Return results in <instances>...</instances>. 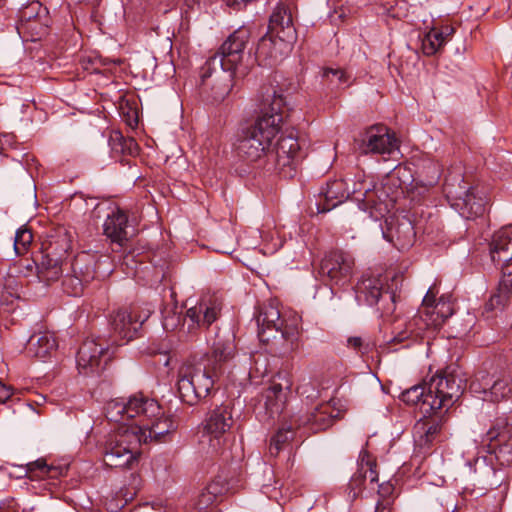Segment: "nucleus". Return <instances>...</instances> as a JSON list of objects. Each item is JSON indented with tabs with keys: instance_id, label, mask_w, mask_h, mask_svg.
Returning a JSON list of instances; mask_svg holds the SVG:
<instances>
[{
	"instance_id": "nucleus-1",
	"label": "nucleus",
	"mask_w": 512,
	"mask_h": 512,
	"mask_svg": "<svg viewBox=\"0 0 512 512\" xmlns=\"http://www.w3.org/2000/svg\"><path fill=\"white\" fill-rule=\"evenodd\" d=\"M284 106L283 95L266 87L257 118L252 125L242 129L235 143L240 157L253 162L266 154L280 132Z\"/></svg>"
},
{
	"instance_id": "nucleus-2",
	"label": "nucleus",
	"mask_w": 512,
	"mask_h": 512,
	"mask_svg": "<svg viewBox=\"0 0 512 512\" xmlns=\"http://www.w3.org/2000/svg\"><path fill=\"white\" fill-rule=\"evenodd\" d=\"M259 340L269 346L272 354L285 355L294 349L295 326L284 324L278 305L270 300L259 306L256 314Z\"/></svg>"
},
{
	"instance_id": "nucleus-3",
	"label": "nucleus",
	"mask_w": 512,
	"mask_h": 512,
	"mask_svg": "<svg viewBox=\"0 0 512 512\" xmlns=\"http://www.w3.org/2000/svg\"><path fill=\"white\" fill-rule=\"evenodd\" d=\"M490 256L501 267L502 276L496 292L485 304L484 313L502 311L512 294V228H502L493 235Z\"/></svg>"
},
{
	"instance_id": "nucleus-4",
	"label": "nucleus",
	"mask_w": 512,
	"mask_h": 512,
	"mask_svg": "<svg viewBox=\"0 0 512 512\" xmlns=\"http://www.w3.org/2000/svg\"><path fill=\"white\" fill-rule=\"evenodd\" d=\"M106 418L141 436L145 423L161 414V407L154 399L143 395H134L127 401L111 400L107 403Z\"/></svg>"
},
{
	"instance_id": "nucleus-5",
	"label": "nucleus",
	"mask_w": 512,
	"mask_h": 512,
	"mask_svg": "<svg viewBox=\"0 0 512 512\" xmlns=\"http://www.w3.org/2000/svg\"><path fill=\"white\" fill-rule=\"evenodd\" d=\"M136 432L119 425L118 429L110 433L103 445V460L111 468L134 469L141 456L142 444Z\"/></svg>"
},
{
	"instance_id": "nucleus-6",
	"label": "nucleus",
	"mask_w": 512,
	"mask_h": 512,
	"mask_svg": "<svg viewBox=\"0 0 512 512\" xmlns=\"http://www.w3.org/2000/svg\"><path fill=\"white\" fill-rule=\"evenodd\" d=\"M211 369L212 372L201 364L191 362H186L179 368L177 388L183 402L195 405L208 396L213 388L214 378L219 374L215 366Z\"/></svg>"
},
{
	"instance_id": "nucleus-7",
	"label": "nucleus",
	"mask_w": 512,
	"mask_h": 512,
	"mask_svg": "<svg viewBox=\"0 0 512 512\" xmlns=\"http://www.w3.org/2000/svg\"><path fill=\"white\" fill-rule=\"evenodd\" d=\"M464 381L454 371H445L433 376L427 384L426 411H435V415L447 411L461 396Z\"/></svg>"
},
{
	"instance_id": "nucleus-8",
	"label": "nucleus",
	"mask_w": 512,
	"mask_h": 512,
	"mask_svg": "<svg viewBox=\"0 0 512 512\" xmlns=\"http://www.w3.org/2000/svg\"><path fill=\"white\" fill-rule=\"evenodd\" d=\"M250 39V31L247 28H240L234 31L221 45L219 52L209 58L202 66V81L206 85V79L210 77V71L217 65L222 70L230 72L237 70L241 64L245 48Z\"/></svg>"
},
{
	"instance_id": "nucleus-9",
	"label": "nucleus",
	"mask_w": 512,
	"mask_h": 512,
	"mask_svg": "<svg viewBox=\"0 0 512 512\" xmlns=\"http://www.w3.org/2000/svg\"><path fill=\"white\" fill-rule=\"evenodd\" d=\"M150 311L144 312L136 304L120 307L110 314V338L113 345H121L132 340L142 324L148 319Z\"/></svg>"
},
{
	"instance_id": "nucleus-10",
	"label": "nucleus",
	"mask_w": 512,
	"mask_h": 512,
	"mask_svg": "<svg viewBox=\"0 0 512 512\" xmlns=\"http://www.w3.org/2000/svg\"><path fill=\"white\" fill-rule=\"evenodd\" d=\"M393 178L389 177L380 186L367 187L362 192L354 189L355 199L361 202V209L368 211L369 217L375 222L386 217L397 199L398 190L392 191Z\"/></svg>"
},
{
	"instance_id": "nucleus-11",
	"label": "nucleus",
	"mask_w": 512,
	"mask_h": 512,
	"mask_svg": "<svg viewBox=\"0 0 512 512\" xmlns=\"http://www.w3.org/2000/svg\"><path fill=\"white\" fill-rule=\"evenodd\" d=\"M448 197L451 198V206L465 219H474L485 212L487 199L483 189L478 186H469L462 180V185L457 188L448 185Z\"/></svg>"
},
{
	"instance_id": "nucleus-12",
	"label": "nucleus",
	"mask_w": 512,
	"mask_h": 512,
	"mask_svg": "<svg viewBox=\"0 0 512 512\" xmlns=\"http://www.w3.org/2000/svg\"><path fill=\"white\" fill-rule=\"evenodd\" d=\"M481 445L489 454H495L502 464L512 461V423L507 417L497 418L482 436Z\"/></svg>"
},
{
	"instance_id": "nucleus-13",
	"label": "nucleus",
	"mask_w": 512,
	"mask_h": 512,
	"mask_svg": "<svg viewBox=\"0 0 512 512\" xmlns=\"http://www.w3.org/2000/svg\"><path fill=\"white\" fill-rule=\"evenodd\" d=\"M356 297L376 306L382 316L391 315L395 310V293L379 277L362 278L356 287Z\"/></svg>"
},
{
	"instance_id": "nucleus-14",
	"label": "nucleus",
	"mask_w": 512,
	"mask_h": 512,
	"mask_svg": "<svg viewBox=\"0 0 512 512\" xmlns=\"http://www.w3.org/2000/svg\"><path fill=\"white\" fill-rule=\"evenodd\" d=\"M355 261L353 256L342 250H333L321 260L319 274L330 285L344 286L353 275Z\"/></svg>"
},
{
	"instance_id": "nucleus-15",
	"label": "nucleus",
	"mask_w": 512,
	"mask_h": 512,
	"mask_svg": "<svg viewBox=\"0 0 512 512\" xmlns=\"http://www.w3.org/2000/svg\"><path fill=\"white\" fill-rule=\"evenodd\" d=\"M429 330L424 325L423 315H414L407 320H397L392 329V337L385 341L382 350L389 353L401 348H409L423 338L425 331Z\"/></svg>"
},
{
	"instance_id": "nucleus-16",
	"label": "nucleus",
	"mask_w": 512,
	"mask_h": 512,
	"mask_svg": "<svg viewBox=\"0 0 512 512\" xmlns=\"http://www.w3.org/2000/svg\"><path fill=\"white\" fill-rule=\"evenodd\" d=\"M399 149L393 131L384 125H373L360 135L359 150L363 154L391 155Z\"/></svg>"
},
{
	"instance_id": "nucleus-17",
	"label": "nucleus",
	"mask_w": 512,
	"mask_h": 512,
	"mask_svg": "<svg viewBox=\"0 0 512 512\" xmlns=\"http://www.w3.org/2000/svg\"><path fill=\"white\" fill-rule=\"evenodd\" d=\"M69 249L70 244L66 237L49 242L46 253L42 256L38 265L39 278L47 282L57 281L62 275L63 266L69 264L64 262V257Z\"/></svg>"
},
{
	"instance_id": "nucleus-18",
	"label": "nucleus",
	"mask_w": 512,
	"mask_h": 512,
	"mask_svg": "<svg viewBox=\"0 0 512 512\" xmlns=\"http://www.w3.org/2000/svg\"><path fill=\"white\" fill-rule=\"evenodd\" d=\"M222 301L215 295L204 296L186 311L184 320H189L188 331L194 333L199 328H209L220 316Z\"/></svg>"
},
{
	"instance_id": "nucleus-19",
	"label": "nucleus",
	"mask_w": 512,
	"mask_h": 512,
	"mask_svg": "<svg viewBox=\"0 0 512 512\" xmlns=\"http://www.w3.org/2000/svg\"><path fill=\"white\" fill-rule=\"evenodd\" d=\"M109 360L108 347L95 339L85 340L76 357L78 370L85 375L103 370Z\"/></svg>"
},
{
	"instance_id": "nucleus-20",
	"label": "nucleus",
	"mask_w": 512,
	"mask_h": 512,
	"mask_svg": "<svg viewBox=\"0 0 512 512\" xmlns=\"http://www.w3.org/2000/svg\"><path fill=\"white\" fill-rule=\"evenodd\" d=\"M300 145L293 135L282 136L275 149L276 168L284 178H293L299 162Z\"/></svg>"
},
{
	"instance_id": "nucleus-21",
	"label": "nucleus",
	"mask_w": 512,
	"mask_h": 512,
	"mask_svg": "<svg viewBox=\"0 0 512 512\" xmlns=\"http://www.w3.org/2000/svg\"><path fill=\"white\" fill-rule=\"evenodd\" d=\"M385 224L386 228L379 225L382 237L393 243L398 249H406L414 243L416 233L409 218L388 216L385 218Z\"/></svg>"
},
{
	"instance_id": "nucleus-22",
	"label": "nucleus",
	"mask_w": 512,
	"mask_h": 512,
	"mask_svg": "<svg viewBox=\"0 0 512 512\" xmlns=\"http://www.w3.org/2000/svg\"><path fill=\"white\" fill-rule=\"evenodd\" d=\"M268 32L294 44L297 32L294 25V8L291 4L280 2L276 5L269 18Z\"/></svg>"
},
{
	"instance_id": "nucleus-23",
	"label": "nucleus",
	"mask_w": 512,
	"mask_h": 512,
	"mask_svg": "<svg viewBox=\"0 0 512 512\" xmlns=\"http://www.w3.org/2000/svg\"><path fill=\"white\" fill-rule=\"evenodd\" d=\"M292 46L293 44L267 31L257 44L255 59L261 66L272 67L290 53Z\"/></svg>"
},
{
	"instance_id": "nucleus-24",
	"label": "nucleus",
	"mask_w": 512,
	"mask_h": 512,
	"mask_svg": "<svg viewBox=\"0 0 512 512\" xmlns=\"http://www.w3.org/2000/svg\"><path fill=\"white\" fill-rule=\"evenodd\" d=\"M277 379L279 381L273 380L263 394L266 414L271 419L282 414L286 403V391L290 389V381L285 375L279 374Z\"/></svg>"
},
{
	"instance_id": "nucleus-25",
	"label": "nucleus",
	"mask_w": 512,
	"mask_h": 512,
	"mask_svg": "<svg viewBox=\"0 0 512 512\" xmlns=\"http://www.w3.org/2000/svg\"><path fill=\"white\" fill-rule=\"evenodd\" d=\"M68 468V465L48 464L46 458H38L20 467L23 476L31 481L58 479L67 474Z\"/></svg>"
},
{
	"instance_id": "nucleus-26",
	"label": "nucleus",
	"mask_w": 512,
	"mask_h": 512,
	"mask_svg": "<svg viewBox=\"0 0 512 512\" xmlns=\"http://www.w3.org/2000/svg\"><path fill=\"white\" fill-rule=\"evenodd\" d=\"M177 428L174 420L169 416L161 414L152 418L150 422L145 423L144 430L141 432L140 440L142 443H162L166 442L168 436Z\"/></svg>"
},
{
	"instance_id": "nucleus-27",
	"label": "nucleus",
	"mask_w": 512,
	"mask_h": 512,
	"mask_svg": "<svg viewBox=\"0 0 512 512\" xmlns=\"http://www.w3.org/2000/svg\"><path fill=\"white\" fill-rule=\"evenodd\" d=\"M227 72L228 70H222L221 68L217 72L215 66L210 71V77L206 79V85L203 84L202 71L200 72V87L202 92L208 94V89H210L211 93L208 95V98H211L212 101H223L225 97L230 93L232 75L227 74Z\"/></svg>"
},
{
	"instance_id": "nucleus-28",
	"label": "nucleus",
	"mask_w": 512,
	"mask_h": 512,
	"mask_svg": "<svg viewBox=\"0 0 512 512\" xmlns=\"http://www.w3.org/2000/svg\"><path fill=\"white\" fill-rule=\"evenodd\" d=\"M228 489L227 480L222 476H216L197 496L194 503L195 509L198 512H205L213 508L221 501Z\"/></svg>"
},
{
	"instance_id": "nucleus-29",
	"label": "nucleus",
	"mask_w": 512,
	"mask_h": 512,
	"mask_svg": "<svg viewBox=\"0 0 512 512\" xmlns=\"http://www.w3.org/2000/svg\"><path fill=\"white\" fill-rule=\"evenodd\" d=\"M233 424L232 409L228 404H222L211 410L205 420V430L215 439H219L230 430Z\"/></svg>"
},
{
	"instance_id": "nucleus-30",
	"label": "nucleus",
	"mask_w": 512,
	"mask_h": 512,
	"mask_svg": "<svg viewBox=\"0 0 512 512\" xmlns=\"http://www.w3.org/2000/svg\"><path fill=\"white\" fill-rule=\"evenodd\" d=\"M320 197L323 198V203L318 204L319 212H327L337 207L349 197L345 181L337 179L327 183L326 187L321 189Z\"/></svg>"
},
{
	"instance_id": "nucleus-31",
	"label": "nucleus",
	"mask_w": 512,
	"mask_h": 512,
	"mask_svg": "<svg viewBox=\"0 0 512 512\" xmlns=\"http://www.w3.org/2000/svg\"><path fill=\"white\" fill-rule=\"evenodd\" d=\"M127 222V216L123 211L119 209L114 211L104 222L105 235L122 246L128 240Z\"/></svg>"
},
{
	"instance_id": "nucleus-32",
	"label": "nucleus",
	"mask_w": 512,
	"mask_h": 512,
	"mask_svg": "<svg viewBox=\"0 0 512 512\" xmlns=\"http://www.w3.org/2000/svg\"><path fill=\"white\" fill-rule=\"evenodd\" d=\"M454 313L452 303L441 297L434 306L428 307L423 316L424 325L430 330L439 328Z\"/></svg>"
},
{
	"instance_id": "nucleus-33",
	"label": "nucleus",
	"mask_w": 512,
	"mask_h": 512,
	"mask_svg": "<svg viewBox=\"0 0 512 512\" xmlns=\"http://www.w3.org/2000/svg\"><path fill=\"white\" fill-rule=\"evenodd\" d=\"M57 347L55 336L50 332L32 335L27 343V351L38 358H45Z\"/></svg>"
},
{
	"instance_id": "nucleus-34",
	"label": "nucleus",
	"mask_w": 512,
	"mask_h": 512,
	"mask_svg": "<svg viewBox=\"0 0 512 512\" xmlns=\"http://www.w3.org/2000/svg\"><path fill=\"white\" fill-rule=\"evenodd\" d=\"M334 409L328 403H323L316 407L313 412L309 414L303 424H308L314 432L322 431L329 428L334 419L338 416L334 414Z\"/></svg>"
},
{
	"instance_id": "nucleus-35",
	"label": "nucleus",
	"mask_w": 512,
	"mask_h": 512,
	"mask_svg": "<svg viewBox=\"0 0 512 512\" xmlns=\"http://www.w3.org/2000/svg\"><path fill=\"white\" fill-rule=\"evenodd\" d=\"M441 431V420L432 419L428 422H418L414 427L415 443L420 448H429Z\"/></svg>"
},
{
	"instance_id": "nucleus-36",
	"label": "nucleus",
	"mask_w": 512,
	"mask_h": 512,
	"mask_svg": "<svg viewBox=\"0 0 512 512\" xmlns=\"http://www.w3.org/2000/svg\"><path fill=\"white\" fill-rule=\"evenodd\" d=\"M510 382L511 376L506 373L495 379L491 385L486 381L483 388L484 400L499 402L507 398L511 393Z\"/></svg>"
},
{
	"instance_id": "nucleus-37",
	"label": "nucleus",
	"mask_w": 512,
	"mask_h": 512,
	"mask_svg": "<svg viewBox=\"0 0 512 512\" xmlns=\"http://www.w3.org/2000/svg\"><path fill=\"white\" fill-rule=\"evenodd\" d=\"M322 83L331 89H344L352 84V76L340 67H325L321 71Z\"/></svg>"
},
{
	"instance_id": "nucleus-38",
	"label": "nucleus",
	"mask_w": 512,
	"mask_h": 512,
	"mask_svg": "<svg viewBox=\"0 0 512 512\" xmlns=\"http://www.w3.org/2000/svg\"><path fill=\"white\" fill-rule=\"evenodd\" d=\"M234 354L235 345L232 339H218L213 343L209 361L212 362V366L217 368V372L221 373V364L232 359Z\"/></svg>"
},
{
	"instance_id": "nucleus-39",
	"label": "nucleus",
	"mask_w": 512,
	"mask_h": 512,
	"mask_svg": "<svg viewBox=\"0 0 512 512\" xmlns=\"http://www.w3.org/2000/svg\"><path fill=\"white\" fill-rule=\"evenodd\" d=\"M69 266L70 270L85 283H89L95 277V263L93 258L87 253L78 254Z\"/></svg>"
},
{
	"instance_id": "nucleus-40",
	"label": "nucleus",
	"mask_w": 512,
	"mask_h": 512,
	"mask_svg": "<svg viewBox=\"0 0 512 512\" xmlns=\"http://www.w3.org/2000/svg\"><path fill=\"white\" fill-rule=\"evenodd\" d=\"M427 398V384L425 386L416 385L413 386L401 394V399L403 402L410 405H419L420 411L422 412L424 417L435 415V411H426L424 407V402H426Z\"/></svg>"
},
{
	"instance_id": "nucleus-41",
	"label": "nucleus",
	"mask_w": 512,
	"mask_h": 512,
	"mask_svg": "<svg viewBox=\"0 0 512 512\" xmlns=\"http://www.w3.org/2000/svg\"><path fill=\"white\" fill-rule=\"evenodd\" d=\"M358 470L364 479H369L370 483L378 482V472L376 470V461L368 451H361L358 460Z\"/></svg>"
},
{
	"instance_id": "nucleus-42",
	"label": "nucleus",
	"mask_w": 512,
	"mask_h": 512,
	"mask_svg": "<svg viewBox=\"0 0 512 512\" xmlns=\"http://www.w3.org/2000/svg\"><path fill=\"white\" fill-rule=\"evenodd\" d=\"M294 432L291 426H283L278 429L271 438L269 444V453L271 456H277L283 447L293 439Z\"/></svg>"
},
{
	"instance_id": "nucleus-43",
	"label": "nucleus",
	"mask_w": 512,
	"mask_h": 512,
	"mask_svg": "<svg viewBox=\"0 0 512 512\" xmlns=\"http://www.w3.org/2000/svg\"><path fill=\"white\" fill-rule=\"evenodd\" d=\"M506 480V472L504 469H495L486 466L483 473L482 484L486 489H496L500 487Z\"/></svg>"
},
{
	"instance_id": "nucleus-44",
	"label": "nucleus",
	"mask_w": 512,
	"mask_h": 512,
	"mask_svg": "<svg viewBox=\"0 0 512 512\" xmlns=\"http://www.w3.org/2000/svg\"><path fill=\"white\" fill-rule=\"evenodd\" d=\"M86 284L87 283L82 281V279H80V277H78L72 271L70 273H67L62 281V287L64 292L72 296L82 295L84 286Z\"/></svg>"
},
{
	"instance_id": "nucleus-45",
	"label": "nucleus",
	"mask_w": 512,
	"mask_h": 512,
	"mask_svg": "<svg viewBox=\"0 0 512 512\" xmlns=\"http://www.w3.org/2000/svg\"><path fill=\"white\" fill-rule=\"evenodd\" d=\"M33 235L30 230L26 228H20L17 230L14 239V250L17 255H23L28 250V247L32 243Z\"/></svg>"
},
{
	"instance_id": "nucleus-46",
	"label": "nucleus",
	"mask_w": 512,
	"mask_h": 512,
	"mask_svg": "<svg viewBox=\"0 0 512 512\" xmlns=\"http://www.w3.org/2000/svg\"><path fill=\"white\" fill-rule=\"evenodd\" d=\"M391 492V484L387 483L380 485L378 493L382 499L377 502L375 512H391L393 500L390 497H386Z\"/></svg>"
},
{
	"instance_id": "nucleus-47",
	"label": "nucleus",
	"mask_w": 512,
	"mask_h": 512,
	"mask_svg": "<svg viewBox=\"0 0 512 512\" xmlns=\"http://www.w3.org/2000/svg\"><path fill=\"white\" fill-rule=\"evenodd\" d=\"M365 481L366 480L362 476L361 472L357 469L355 474L352 476L347 488L348 497L351 500H355L359 496L364 487Z\"/></svg>"
},
{
	"instance_id": "nucleus-48",
	"label": "nucleus",
	"mask_w": 512,
	"mask_h": 512,
	"mask_svg": "<svg viewBox=\"0 0 512 512\" xmlns=\"http://www.w3.org/2000/svg\"><path fill=\"white\" fill-rule=\"evenodd\" d=\"M112 142V148L114 150L118 151V148L116 146V142L120 146V152L124 153L126 150H129V152H132L133 148L137 147L136 142L132 138H124L121 133L115 132L114 135L110 138Z\"/></svg>"
},
{
	"instance_id": "nucleus-49",
	"label": "nucleus",
	"mask_w": 512,
	"mask_h": 512,
	"mask_svg": "<svg viewBox=\"0 0 512 512\" xmlns=\"http://www.w3.org/2000/svg\"><path fill=\"white\" fill-rule=\"evenodd\" d=\"M181 321L182 318L180 315L176 314L175 312H169L163 316V328L166 331H174L179 326Z\"/></svg>"
},
{
	"instance_id": "nucleus-50",
	"label": "nucleus",
	"mask_w": 512,
	"mask_h": 512,
	"mask_svg": "<svg viewBox=\"0 0 512 512\" xmlns=\"http://www.w3.org/2000/svg\"><path fill=\"white\" fill-rule=\"evenodd\" d=\"M440 49V46L436 44L435 41L432 40L429 33H427L423 40H422V50L423 53L427 56L434 55L438 50Z\"/></svg>"
},
{
	"instance_id": "nucleus-51",
	"label": "nucleus",
	"mask_w": 512,
	"mask_h": 512,
	"mask_svg": "<svg viewBox=\"0 0 512 512\" xmlns=\"http://www.w3.org/2000/svg\"><path fill=\"white\" fill-rule=\"evenodd\" d=\"M20 507L14 498H8L0 503L1 512H19Z\"/></svg>"
},
{
	"instance_id": "nucleus-52",
	"label": "nucleus",
	"mask_w": 512,
	"mask_h": 512,
	"mask_svg": "<svg viewBox=\"0 0 512 512\" xmlns=\"http://www.w3.org/2000/svg\"><path fill=\"white\" fill-rule=\"evenodd\" d=\"M428 169H429L430 175L426 179L425 185L432 186L438 181V179L440 177V169L436 164H432V163L429 165Z\"/></svg>"
},
{
	"instance_id": "nucleus-53",
	"label": "nucleus",
	"mask_w": 512,
	"mask_h": 512,
	"mask_svg": "<svg viewBox=\"0 0 512 512\" xmlns=\"http://www.w3.org/2000/svg\"><path fill=\"white\" fill-rule=\"evenodd\" d=\"M15 170L19 176L23 177L24 179H26L28 181V184L31 188V192H32L33 196H35V185L33 184L31 177L28 174L25 167L20 162H17L15 164Z\"/></svg>"
},
{
	"instance_id": "nucleus-54",
	"label": "nucleus",
	"mask_w": 512,
	"mask_h": 512,
	"mask_svg": "<svg viewBox=\"0 0 512 512\" xmlns=\"http://www.w3.org/2000/svg\"><path fill=\"white\" fill-rule=\"evenodd\" d=\"M435 303H436L435 294L433 293L432 289H429L423 299V308L420 310V312L417 315H423L425 317V310L428 307L434 306Z\"/></svg>"
},
{
	"instance_id": "nucleus-55",
	"label": "nucleus",
	"mask_w": 512,
	"mask_h": 512,
	"mask_svg": "<svg viewBox=\"0 0 512 512\" xmlns=\"http://www.w3.org/2000/svg\"><path fill=\"white\" fill-rule=\"evenodd\" d=\"M13 394V389L0 380V403L6 402Z\"/></svg>"
},
{
	"instance_id": "nucleus-56",
	"label": "nucleus",
	"mask_w": 512,
	"mask_h": 512,
	"mask_svg": "<svg viewBox=\"0 0 512 512\" xmlns=\"http://www.w3.org/2000/svg\"><path fill=\"white\" fill-rule=\"evenodd\" d=\"M428 33L440 48L444 46L446 40L445 36H443V32H439L437 28H433Z\"/></svg>"
},
{
	"instance_id": "nucleus-57",
	"label": "nucleus",
	"mask_w": 512,
	"mask_h": 512,
	"mask_svg": "<svg viewBox=\"0 0 512 512\" xmlns=\"http://www.w3.org/2000/svg\"><path fill=\"white\" fill-rule=\"evenodd\" d=\"M347 344H348L349 347H352L355 350H359V351L362 348H364L362 338L361 337H357V336L349 337L347 339Z\"/></svg>"
},
{
	"instance_id": "nucleus-58",
	"label": "nucleus",
	"mask_w": 512,
	"mask_h": 512,
	"mask_svg": "<svg viewBox=\"0 0 512 512\" xmlns=\"http://www.w3.org/2000/svg\"><path fill=\"white\" fill-rule=\"evenodd\" d=\"M228 6L234 7L237 10L242 9L251 0H224Z\"/></svg>"
},
{
	"instance_id": "nucleus-59",
	"label": "nucleus",
	"mask_w": 512,
	"mask_h": 512,
	"mask_svg": "<svg viewBox=\"0 0 512 512\" xmlns=\"http://www.w3.org/2000/svg\"><path fill=\"white\" fill-rule=\"evenodd\" d=\"M438 31L443 32V36H445L446 42L450 39V37L454 33V29L451 26H444L441 29H438Z\"/></svg>"
},
{
	"instance_id": "nucleus-60",
	"label": "nucleus",
	"mask_w": 512,
	"mask_h": 512,
	"mask_svg": "<svg viewBox=\"0 0 512 512\" xmlns=\"http://www.w3.org/2000/svg\"><path fill=\"white\" fill-rule=\"evenodd\" d=\"M130 262H133V255L131 253H128L124 256L123 264L129 266Z\"/></svg>"
},
{
	"instance_id": "nucleus-61",
	"label": "nucleus",
	"mask_w": 512,
	"mask_h": 512,
	"mask_svg": "<svg viewBox=\"0 0 512 512\" xmlns=\"http://www.w3.org/2000/svg\"><path fill=\"white\" fill-rule=\"evenodd\" d=\"M133 512H144V511H143V508L140 507V508H137V509L133 510Z\"/></svg>"
},
{
	"instance_id": "nucleus-62",
	"label": "nucleus",
	"mask_w": 512,
	"mask_h": 512,
	"mask_svg": "<svg viewBox=\"0 0 512 512\" xmlns=\"http://www.w3.org/2000/svg\"><path fill=\"white\" fill-rule=\"evenodd\" d=\"M133 122H134L135 124H137V122H138V121H137V118H136V117L133 119Z\"/></svg>"
},
{
	"instance_id": "nucleus-63",
	"label": "nucleus",
	"mask_w": 512,
	"mask_h": 512,
	"mask_svg": "<svg viewBox=\"0 0 512 512\" xmlns=\"http://www.w3.org/2000/svg\"><path fill=\"white\" fill-rule=\"evenodd\" d=\"M3 6V0H0V7Z\"/></svg>"
}]
</instances>
